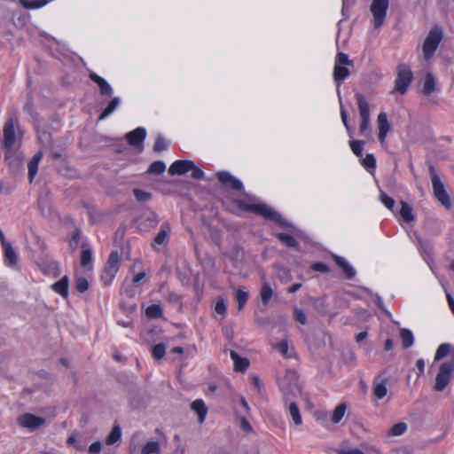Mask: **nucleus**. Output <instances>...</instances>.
Returning <instances> with one entry per match:
<instances>
[{
  "instance_id": "nucleus-10",
  "label": "nucleus",
  "mask_w": 454,
  "mask_h": 454,
  "mask_svg": "<svg viewBox=\"0 0 454 454\" xmlns=\"http://www.w3.org/2000/svg\"><path fill=\"white\" fill-rule=\"evenodd\" d=\"M17 121L13 118L9 119L4 125V139L3 145L7 152H11L17 142V135L15 126Z\"/></svg>"
},
{
  "instance_id": "nucleus-36",
  "label": "nucleus",
  "mask_w": 454,
  "mask_h": 454,
  "mask_svg": "<svg viewBox=\"0 0 454 454\" xmlns=\"http://www.w3.org/2000/svg\"><path fill=\"white\" fill-rule=\"evenodd\" d=\"M235 298L238 302V309L242 310L248 299V293L243 289H237Z\"/></svg>"
},
{
  "instance_id": "nucleus-47",
  "label": "nucleus",
  "mask_w": 454,
  "mask_h": 454,
  "mask_svg": "<svg viewBox=\"0 0 454 454\" xmlns=\"http://www.w3.org/2000/svg\"><path fill=\"white\" fill-rule=\"evenodd\" d=\"M349 145H350V148H351L352 152L356 156H361L362 155L363 145H364V142L363 141H360V140H351L349 142Z\"/></svg>"
},
{
  "instance_id": "nucleus-50",
  "label": "nucleus",
  "mask_w": 454,
  "mask_h": 454,
  "mask_svg": "<svg viewBox=\"0 0 454 454\" xmlns=\"http://www.w3.org/2000/svg\"><path fill=\"white\" fill-rule=\"evenodd\" d=\"M165 346L163 344H157L153 348V356L156 359H160L165 355Z\"/></svg>"
},
{
  "instance_id": "nucleus-58",
  "label": "nucleus",
  "mask_w": 454,
  "mask_h": 454,
  "mask_svg": "<svg viewBox=\"0 0 454 454\" xmlns=\"http://www.w3.org/2000/svg\"><path fill=\"white\" fill-rule=\"evenodd\" d=\"M239 424H240V427L247 433H252L253 432V427L252 426L250 425V423L248 422V420L242 417L239 419Z\"/></svg>"
},
{
  "instance_id": "nucleus-23",
  "label": "nucleus",
  "mask_w": 454,
  "mask_h": 454,
  "mask_svg": "<svg viewBox=\"0 0 454 454\" xmlns=\"http://www.w3.org/2000/svg\"><path fill=\"white\" fill-rule=\"evenodd\" d=\"M42 158H43V153L41 151H39L33 156V158L27 163L28 177H29L30 182H33V180L37 173L38 165H39V162L42 160Z\"/></svg>"
},
{
  "instance_id": "nucleus-43",
  "label": "nucleus",
  "mask_w": 454,
  "mask_h": 454,
  "mask_svg": "<svg viewBox=\"0 0 454 454\" xmlns=\"http://www.w3.org/2000/svg\"><path fill=\"white\" fill-rule=\"evenodd\" d=\"M92 253L90 249H84L81 256V265L83 268H91Z\"/></svg>"
},
{
  "instance_id": "nucleus-15",
  "label": "nucleus",
  "mask_w": 454,
  "mask_h": 454,
  "mask_svg": "<svg viewBox=\"0 0 454 454\" xmlns=\"http://www.w3.org/2000/svg\"><path fill=\"white\" fill-rule=\"evenodd\" d=\"M193 168V161H192V160H176L175 162H173L170 165V167L168 168V173L171 176H176V175L182 176V175L188 173L191 170V168Z\"/></svg>"
},
{
  "instance_id": "nucleus-25",
  "label": "nucleus",
  "mask_w": 454,
  "mask_h": 454,
  "mask_svg": "<svg viewBox=\"0 0 454 454\" xmlns=\"http://www.w3.org/2000/svg\"><path fill=\"white\" fill-rule=\"evenodd\" d=\"M436 90V82L434 75L427 73L425 77L422 92L425 96L431 95Z\"/></svg>"
},
{
  "instance_id": "nucleus-53",
  "label": "nucleus",
  "mask_w": 454,
  "mask_h": 454,
  "mask_svg": "<svg viewBox=\"0 0 454 454\" xmlns=\"http://www.w3.org/2000/svg\"><path fill=\"white\" fill-rule=\"evenodd\" d=\"M167 142L165 141V139L162 137H158L155 143H154V145H153V150L154 152H162L164 150L167 149Z\"/></svg>"
},
{
  "instance_id": "nucleus-44",
  "label": "nucleus",
  "mask_w": 454,
  "mask_h": 454,
  "mask_svg": "<svg viewBox=\"0 0 454 454\" xmlns=\"http://www.w3.org/2000/svg\"><path fill=\"white\" fill-rule=\"evenodd\" d=\"M278 237L282 242L286 244V246H288L289 247H296L298 245L296 239L289 234L279 233Z\"/></svg>"
},
{
  "instance_id": "nucleus-56",
  "label": "nucleus",
  "mask_w": 454,
  "mask_h": 454,
  "mask_svg": "<svg viewBox=\"0 0 454 454\" xmlns=\"http://www.w3.org/2000/svg\"><path fill=\"white\" fill-rule=\"evenodd\" d=\"M192 172V177L194 179H202L204 177L203 171L193 163V168L190 170Z\"/></svg>"
},
{
  "instance_id": "nucleus-60",
  "label": "nucleus",
  "mask_w": 454,
  "mask_h": 454,
  "mask_svg": "<svg viewBox=\"0 0 454 454\" xmlns=\"http://www.w3.org/2000/svg\"><path fill=\"white\" fill-rule=\"evenodd\" d=\"M50 271L47 272L48 274H52L54 278H57L59 276V267L57 262H51L50 265Z\"/></svg>"
},
{
  "instance_id": "nucleus-12",
  "label": "nucleus",
  "mask_w": 454,
  "mask_h": 454,
  "mask_svg": "<svg viewBox=\"0 0 454 454\" xmlns=\"http://www.w3.org/2000/svg\"><path fill=\"white\" fill-rule=\"evenodd\" d=\"M19 425L22 427L35 430L44 425L45 419L31 413H26L18 418Z\"/></svg>"
},
{
  "instance_id": "nucleus-14",
  "label": "nucleus",
  "mask_w": 454,
  "mask_h": 454,
  "mask_svg": "<svg viewBox=\"0 0 454 454\" xmlns=\"http://www.w3.org/2000/svg\"><path fill=\"white\" fill-rule=\"evenodd\" d=\"M377 125L379 129V140L381 145L386 144V138L387 133L389 132L391 126L387 120V115L386 113H380L377 118Z\"/></svg>"
},
{
  "instance_id": "nucleus-48",
  "label": "nucleus",
  "mask_w": 454,
  "mask_h": 454,
  "mask_svg": "<svg viewBox=\"0 0 454 454\" xmlns=\"http://www.w3.org/2000/svg\"><path fill=\"white\" fill-rule=\"evenodd\" d=\"M135 198L141 202H145L149 200L152 198V195L150 192L139 190V189H134L133 191Z\"/></svg>"
},
{
  "instance_id": "nucleus-17",
  "label": "nucleus",
  "mask_w": 454,
  "mask_h": 454,
  "mask_svg": "<svg viewBox=\"0 0 454 454\" xmlns=\"http://www.w3.org/2000/svg\"><path fill=\"white\" fill-rule=\"evenodd\" d=\"M217 177L219 181L225 184L226 186H229L232 188L233 190H241L242 189V184L239 180L233 177L230 173L222 171L217 173Z\"/></svg>"
},
{
  "instance_id": "nucleus-28",
  "label": "nucleus",
  "mask_w": 454,
  "mask_h": 454,
  "mask_svg": "<svg viewBox=\"0 0 454 454\" xmlns=\"http://www.w3.org/2000/svg\"><path fill=\"white\" fill-rule=\"evenodd\" d=\"M275 348L286 358H291L294 356V348L289 345L286 340H283L278 343Z\"/></svg>"
},
{
  "instance_id": "nucleus-11",
  "label": "nucleus",
  "mask_w": 454,
  "mask_h": 454,
  "mask_svg": "<svg viewBox=\"0 0 454 454\" xmlns=\"http://www.w3.org/2000/svg\"><path fill=\"white\" fill-rule=\"evenodd\" d=\"M356 98L357 100L359 114L361 116L360 133L361 135H364L370 126L369 105L366 102L364 95L359 92L356 94Z\"/></svg>"
},
{
  "instance_id": "nucleus-7",
  "label": "nucleus",
  "mask_w": 454,
  "mask_h": 454,
  "mask_svg": "<svg viewBox=\"0 0 454 454\" xmlns=\"http://www.w3.org/2000/svg\"><path fill=\"white\" fill-rule=\"evenodd\" d=\"M389 0H372L370 11L372 14V25L375 28L380 27L386 20Z\"/></svg>"
},
{
  "instance_id": "nucleus-49",
  "label": "nucleus",
  "mask_w": 454,
  "mask_h": 454,
  "mask_svg": "<svg viewBox=\"0 0 454 454\" xmlns=\"http://www.w3.org/2000/svg\"><path fill=\"white\" fill-rule=\"evenodd\" d=\"M277 273H278V278H279V280L284 283L289 282L292 278L291 273H290L289 270L286 268H283V267L279 268L278 270Z\"/></svg>"
},
{
  "instance_id": "nucleus-64",
  "label": "nucleus",
  "mask_w": 454,
  "mask_h": 454,
  "mask_svg": "<svg viewBox=\"0 0 454 454\" xmlns=\"http://www.w3.org/2000/svg\"><path fill=\"white\" fill-rule=\"evenodd\" d=\"M368 336V333L366 331H364V332H361L359 333L356 336V340L357 342H361L363 341L364 340H365Z\"/></svg>"
},
{
  "instance_id": "nucleus-57",
  "label": "nucleus",
  "mask_w": 454,
  "mask_h": 454,
  "mask_svg": "<svg viewBox=\"0 0 454 454\" xmlns=\"http://www.w3.org/2000/svg\"><path fill=\"white\" fill-rule=\"evenodd\" d=\"M167 299L171 304H179L181 302V296L175 292L168 293Z\"/></svg>"
},
{
  "instance_id": "nucleus-19",
  "label": "nucleus",
  "mask_w": 454,
  "mask_h": 454,
  "mask_svg": "<svg viewBox=\"0 0 454 454\" xmlns=\"http://www.w3.org/2000/svg\"><path fill=\"white\" fill-rule=\"evenodd\" d=\"M293 397L294 396H289V400L285 398L286 403V408H287L288 413H289L290 417L292 418L294 423L296 426H300L302 423V419H301L300 410H299L297 404L295 403V402L293 401Z\"/></svg>"
},
{
  "instance_id": "nucleus-2",
  "label": "nucleus",
  "mask_w": 454,
  "mask_h": 454,
  "mask_svg": "<svg viewBox=\"0 0 454 454\" xmlns=\"http://www.w3.org/2000/svg\"><path fill=\"white\" fill-rule=\"evenodd\" d=\"M298 378L295 371L287 370L286 375L279 380V387L287 400H289V396L301 395Z\"/></svg>"
},
{
  "instance_id": "nucleus-62",
  "label": "nucleus",
  "mask_w": 454,
  "mask_h": 454,
  "mask_svg": "<svg viewBox=\"0 0 454 454\" xmlns=\"http://www.w3.org/2000/svg\"><path fill=\"white\" fill-rule=\"evenodd\" d=\"M340 116H341V120H342L344 126L349 131V125L348 122V115H347L346 111L343 108H340Z\"/></svg>"
},
{
  "instance_id": "nucleus-4",
  "label": "nucleus",
  "mask_w": 454,
  "mask_h": 454,
  "mask_svg": "<svg viewBox=\"0 0 454 454\" xmlns=\"http://www.w3.org/2000/svg\"><path fill=\"white\" fill-rule=\"evenodd\" d=\"M412 80L413 74L411 68L404 64L398 65L397 77L395 80V87L391 93L399 92L401 94H404L411 85Z\"/></svg>"
},
{
  "instance_id": "nucleus-26",
  "label": "nucleus",
  "mask_w": 454,
  "mask_h": 454,
  "mask_svg": "<svg viewBox=\"0 0 454 454\" xmlns=\"http://www.w3.org/2000/svg\"><path fill=\"white\" fill-rule=\"evenodd\" d=\"M387 388L385 380H376L373 383V395L377 399H382L387 395Z\"/></svg>"
},
{
  "instance_id": "nucleus-6",
  "label": "nucleus",
  "mask_w": 454,
  "mask_h": 454,
  "mask_svg": "<svg viewBox=\"0 0 454 454\" xmlns=\"http://www.w3.org/2000/svg\"><path fill=\"white\" fill-rule=\"evenodd\" d=\"M353 62L348 56L343 52L337 54L333 68V79L336 82L345 80L349 75L348 67L352 66Z\"/></svg>"
},
{
  "instance_id": "nucleus-18",
  "label": "nucleus",
  "mask_w": 454,
  "mask_h": 454,
  "mask_svg": "<svg viewBox=\"0 0 454 454\" xmlns=\"http://www.w3.org/2000/svg\"><path fill=\"white\" fill-rule=\"evenodd\" d=\"M68 287H69V278L67 276L62 277L59 281L55 282L51 286V288L53 292L61 295L65 299H67L69 294Z\"/></svg>"
},
{
  "instance_id": "nucleus-35",
  "label": "nucleus",
  "mask_w": 454,
  "mask_h": 454,
  "mask_svg": "<svg viewBox=\"0 0 454 454\" xmlns=\"http://www.w3.org/2000/svg\"><path fill=\"white\" fill-rule=\"evenodd\" d=\"M141 454H160V445L157 442H147L141 450Z\"/></svg>"
},
{
  "instance_id": "nucleus-40",
  "label": "nucleus",
  "mask_w": 454,
  "mask_h": 454,
  "mask_svg": "<svg viewBox=\"0 0 454 454\" xmlns=\"http://www.w3.org/2000/svg\"><path fill=\"white\" fill-rule=\"evenodd\" d=\"M119 99L117 98H114L111 102L108 104L107 107L102 112L99 116V120H103L110 115L118 106Z\"/></svg>"
},
{
  "instance_id": "nucleus-42",
  "label": "nucleus",
  "mask_w": 454,
  "mask_h": 454,
  "mask_svg": "<svg viewBox=\"0 0 454 454\" xmlns=\"http://www.w3.org/2000/svg\"><path fill=\"white\" fill-rule=\"evenodd\" d=\"M451 346L450 344L444 343L441 344L435 353L434 359L441 360L445 357L450 352Z\"/></svg>"
},
{
  "instance_id": "nucleus-54",
  "label": "nucleus",
  "mask_w": 454,
  "mask_h": 454,
  "mask_svg": "<svg viewBox=\"0 0 454 454\" xmlns=\"http://www.w3.org/2000/svg\"><path fill=\"white\" fill-rule=\"evenodd\" d=\"M102 450V443L99 441H96L92 442L89 448L88 451L90 454H99Z\"/></svg>"
},
{
  "instance_id": "nucleus-29",
  "label": "nucleus",
  "mask_w": 454,
  "mask_h": 454,
  "mask_svg": "<svg viewBox=\"0 0 454 454\" xmlns=\"http://www.w3.org/2000/svg\"><path fill=\"white\" fill-rule=\"evenodd\" d=\"M400 215L406 223H411L415 218L412 207L405 201H401Z\"/></svg>"
},
{
  "instance_id": "nucleus-41",
  "label": "nucleus",
  "mask_w": 454,
  "mask_h": 454,
  "mask_svg": "<svg viewBox=\"0 0 454 454\" xmlns=\"http://www.w3.org/2000/svg\"><path fill=\"white\" fill-rule=\"evenodd\" d=\"M165 169H166L165 163L161 160H157V161L153 162L150 165V167L148 168V173L159 175V174L163 173L165 171Z\"/></svg>"
},
{
  "instance_id": "nucleus-33",
  "label": "nucleus",
  "mask_w": 454,
  "mask_h": 454,
  "mask_svg": "<svg viewBox=\"0 0 454 454\" xmlns=\"http://www.w3.org/2000/svg\"><path fill=\"white\" fill-rule=\"evenodd\" d=\"M121 437V430L119 426H114L108 436L106 439L107 445H113L119 442Z\"/></svg>"
},
{
  "instance_id": "nucleus-8",
  "label": "nucleus",
  "mask_w": 454,
  "mask_h": 454,
  "mask_svg": "<svg viewBox=\"0 0 454 454\" xmlns=\"http://www.w3.org/2000/svg\"><path fill=\"white\" fill-rule=\"evenodd\" d=\"M120 268V255L117 251H113L107 260L106 265L102 272L101 278L105 285H110Z\"/></svg>"
},
{
  "instance_id": "nucleus-9",
  "label": "nucleus",
  "mask_w": 454,
  "mask_h": 454,
  "mask_svg": "<svg viewBox=\"0 0 454 454\" xmlns=\"http://www.w3.org/2000/svg\"><path fill=\"white\" fill-rule=\"evenodd\" d=\"M453 371L454 363H443L440 365L434 387L435 391L442 392L449 385Z\"/></svg>"
},
{
  "instance_id": "nucleus-21",
  "label": "nucleus",
  "mask_w": 454,
  "mask_h": 454,
  "mask_svg": "<svg viewBox=\"0 0 454 454\" xmlns=\"http://www.w3.org/2000/svg\"><path fill=\"white\" fill-rule=\"evenodd\" d=\"M191 408L198 415L199 422L202 424L207 414V408L205 403L200 399L195 400L192 403Z\"/></svg>"
},
{
  "instance_id": "nucleus-59",
  "label": "nucleus",
  "mask_w": 454,
  "mask_h": 454,
  "mask_svg": "<svg viewBox=\"0 0 454 454\" xmlns=\"http://www.w3.org/2000/svg\"><path fill=\"white\" fill-rule=\"evenodd\" d=\"M174 441L176 442V449L174 454H184L185 449L184 446H182V444L180 442V436L175 435Z\"/></svg>"
},
{
  "instance_id": "nucleus-38",
  "label": "nucleus",
  "mask_w": 454,
  "mask_h": 454,
  "mask_svg": "<svg viewBox=\"0 0 454 454\" xmlns=\"http://www.w3.org/2000/svg\"><path fill=\"white\" fill-rule=\"evenodd\" d=\"M400 335L404 348H407L413 344V335L410 330L402 329Z\"/></svg>"
},
{
  "instance_id": "nucleus-13",
  "label": "nucleus",
  "mask_w": 454,
  "mask_h": 454,
  "mask_svg": "<svg viewBox=\"0 0 454 454\" xmlns=\"http://www.w3.org/2000/svg\"><path fill=\"white\" fill-rule=\"evenodd\" d=\"M276 289V285L274 282H270L264 274L261 276V290H260V297L263 304H268L270 301L274 291Z\"/></svg>"
},
{
  "instance_id": "nucleus-22",
  "label": "nucleus",
  "mask_w": 454,
  "mask_h": 454,
  "mask_svg": "<svg viewBox=\"0 0 454 454\" xmlns=\"http://www.w3.org/2000/svg\"><path fill=\"white\" fill-rule=\"evenodd\" d=\"M170 231H171L170 224L168 223H164L160 226V231L157 233L156 237L154 238L153 246H156V245L160 246V245L167 243Z\"/></svg>"
},
{
  "instance_id": "nucleus-1",
  "label": "nucleus",
  "mask_w": 454,
  "mask_h": 454,
  "mask_svg": "<svg viewBox=\"0 0 454 454\" xmlns=\"http://www.w3.org/2000/svg\"><path fill=\"white\" fill-rule=\"evenodd\" d=\"M442 38V28L434 27L429 31L422 45L423 58L427 62H429L433 59Z\"/></svg>"
},
{
  "instance_id": "nucleus-51",
  "label": "nucleus",
  "mask_w": 454,
  "mask_h": 454,
  "mask_svg": "<svg viewBox=\"0 0 454 454\" xmlns=\"http://www.w3.org/2000/svg\"><path fill=\"white\" fill-rule=\"evenodd\" d=\"M215 310L217 314L223 316L226 312V303L223 298L219 297L215 302Z\"/></svg>"
},
{
  "instance_id": "nucleus-30",
  "label": "nucleus",
  "mask_w": 454,
  "mask_h": 454,
  "mask_svg": "<svg viewBox=\"0 0 454 454\" xmlns=\"http://www.w3.org/2000/svg\"><path fill=\"white\" fill-rule=\"evenodd\" d=\"M333 258L335 262L343 270L348 278L355 276V270L343 257L333 255Z\"/></svg>"
},
{
  "instance_id": "nucleus-3",
  "label": "nucleus",
  "mask_w": 454,
  "mask_h": 454,
  "mask_svg": "<svg viewBox=\"0 0 454 454\" xmlns=\"http://www.w3.org/2000/svg\"><path fill=\"white\" fill-rule=\"evenodd\" d=\"M431 182L434 198L444 207L450 209L452 207V200L450 194L447 192L444 184L436 173L434 168H430Z\"/></svg>"
},
{
  "instance_id": "nucleus-20",
  "label": "nucleus",
  "mask_w": 454,
  "mask_h": 454,
  "mask_svg": "<svg viewBox=\"0 0 454 454\" xmlns=\"http://www.w3.org/2000/svg\"><path fill=\"white\" fill-rule=\"evenodd\" d=\"M145 129L144 128H137L133 131L127 133L126 139L130 145H139L145 140Z\"/></svg>"
},
{
  "instance_id": "nucleus-61",
  "label": "nucleus",
  "mask_w": 454,
  "mask_h": 454,
  "mask_svg": "<svg viewBox=\"0 0 454 454\" xmlns=\"http://www.w3.org/2000/svg\"><path fill=\"white\" fill-rule=\"evenodd\" d=\"M312 269L314 270L320 271V272H327L328 271V267L325 263H322V262L314 263L312 265Z\"/></svg>"
},
{
  "instance_id": "nucleus-24",
  "label": "nucleus",
  "mask_w": 454,
  "mask_h": 454,
  "mask_svg": "<svg viewBox=\"0 0 454 454\" xmlns=\"http://www.w3.org/2000/svg\"><path fill=\"white\" fill-rule=\"evenodd\" d=\"M230 356L234 363L235 371L243 372L247 369L249 365L248 359L240 357L239 354L234 350L230 351Z\"/></svg>"
},
{
  "instance_id": "nucleus-16",
  "label": "nucleus",
  "mask_w": 454,
  "mask_h": 454,
  "mask_svg": "<svg viewBox=\"0 0 454 454\" xmlns=\"http://www.w3.org/2000/svg\"><path fill=\"white\" fill-rule=\"evenodd\" d=\"M363 450L359 448L338 449V454H381L380 450L374 445L362 444Z\"/></svg>"
},
{
  "instance_id": "nucleus-52",
  "label": "nucleus",
  "mask_w": 454,
  "mask_h": 454,
  "mask_svg": "<svg viewBox=\"0 0 454 454\" xmlns=\"http://www.w3.org/2000/svg\"><path fill=\"white\" fill-rule=\"evenodd\" d=\"M380 199L387 208L392 209L394 207L395 200L385 192H380Z\"/></svg>"
},
{
  "instance_id": "nucleus-5",
  "label": "nucleus",
  "mask_w": 454,
  "mask_h": 454,
  "mask_svg": "<svg viewBox=\"0 0 454 454\" xmlns=\"http://www.w3.org/2000/svg\"><path fill=\"white\" fill-rule=\"evenodd\" d=\"M239 207L249 211L256 213L257 215H263L265 218L273 220L277 223H281V215L273 210L271 207H268L264 204H248L244 201L238 202Z\"/></svg>"
},
{
  "instance_id": "nucleus-27",
  "label": "nucleus",
  "mask_w": 454,
  "mask_h": 454,
  "mask_svg": "<svg viewBox=\"0 0 454 454\" xmlns=\"http://www.w3.org/2000/svg\"><path fill=\"white\" fill-rule=\"evenodd\" d=\"M90 77L93 82H95L99 86L102 94L110 95L112 93L111 86L103 78H101L96 74H91Z\"/></svg>"
},
{
  "instance_id": "nucleus-45",
  "label": "nucleus",
  "mask_w": 454,
  "mask_h": 454,
  "mask_svg": "<svg viewBox=\"0 0 454 454\" xmlns=\"http://www.w3.org/2000/svg\"><path fill=\"white\" fill-rule=\"evenodd\" d=\"M89 282L84 278H77L75 279V288L80 293H84L89 289Z\"/></svg>"
},
{
  "instance_id": "nucleus-31",
  "label": "nucleus",
  "mask_w": 454,
  "mask_h": 454,
  "mask_svg": "<svg viewBox=\"0 0 454 454\" xmlns=\"http://www.w3.org/2000/svg\"><path fill=\"white\" fill-rule=\"evenodd\" d=\"M3 247H4V255L8 261V263L12 266H15L18 263V255H17L15 250L13 249V247H12V245L10 243L4 244V246Z\"/></svg>"
},
{
  "instance_id": "nucleus-55",
  "label": "nucleus",
  "mask_w": 454,
  "mask_h": 454,
  "mask_svg": "<svg viewBox=\"0 0 454 454\" xmlns=\"http://www.w3.org/2000/svg\"><path fill=\"white\" fill-rule=\"evenodd\" d=\"M295 320L298 321L301 325H305L307 322V317L305 312L301 309H295L294 310Z\"/></svg>"
},
{
  "instance_id": "nucleus-32",
  "label": "nucleus",
  "mask_w": 454,
  "mask_h": 454,
  "mask_svg": "<svg viewBox=\"0 0 454 454\" xmlns=\"http://www.w3.org/2000/svg\"><path fill=\"white\" fill-rule=\"evenodd\" d=\"M20 4L25 9H38L47 4V0H19Z\"/></svg>"
},
{
  "instance_id": "nucleus-37",
  "label": "nucleus",
  "mask_w": 454,
  "mask_h": 454,
  "mask_svg": "<svg viewBox=\"0 0 454 454\" xmlns=\"http://www.w3.org/2000/svg\"><path fill=\"white\" fill-rule=\"evenodd\" d=\"M346 410H347L346 404H344V403L339 404L333 411V413L332 416V421L334 424L339 423L344 417Z\"/></svg>"
},
{
  "instance_id": "nucleus-63",
  "label": "nucleus",
  "mask_w": 454,
  "mask_h": 454,
  "mask_svg": "<svg viewBox=\"0 0 454 454\" xmlns=\"http://www.w3.org/2000/svg\"><path fill=\"white\" fill-rule=\"evenodd\" d=\"M301 287V284L295 283V284H294V285H292L291 286L288 287L287 292L289 294H294L296 291H298Z\"/></svg>"
},
{
  "instance_id": "nucleus-46",
  "label": "nucleus",
  "mask_w": 454,
  "mask_h": 454,
  "mask_svg": "<svg viewBox=\"0 0 454 454\" xmlns=\"http://www.w3.org/2000/svg\"><path fill=\"white\" fill-rule=\"evenodd\" d=\"M363 165L367 169H374L376 167V159L373 154L368 153L363 159Z\"/></svg>"
},
{
  "instance_id": "nucleus-39",
  "label": "nucleus",
  "mask_w": 454,
  "mask_h": 454,
  "mask_svg": "<svg viewBox=\"0 0 454 454\" xmlns=\"http://www.w3.org/2000/svg\"><path fill=\"white\" fill-rule=\"evenodd\" d=\"M145 315L150 318L160 317L162 316V309L160 305L153 304L147 307Z\"/></svg>"
},
{
  "instance_id": "nucleus-34",
  "label": "nucleus",
  "mask_w": 454,
  "mask_h": 454,
  "mask_svg": "<svg viewBox=\"0 0 454 454\" xmlns=\"http://www.w3.org/2000/svg\"><path fill=\"white\" fill-rule=\"evenodd\" d=\"M407 430V424L405 422H399L392 426L388 432L387 435L389 436H399L403 434Z\"/></svg>"
}]
</instances>
